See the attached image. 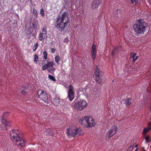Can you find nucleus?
Instances as JSON below:
<instances>
[{
	"label": "nucleus",
	"instance_id": "obj_1",
	"mask_svg": "<svg viewBox=\"0 0 151 151\" xmlns=\"http://www.w3.org/2000/svg\"><path fill=\"white\" fill-rule=\"evenodd\" d=\"M68 11L60 14L56 19L55 27L61 32L67 30L70 25Z\"/></svg>",
	"mask_w": 151,
	"mask_h": 151
},
{
	"label": "nucleus",
	"instance_id": "obj_2",
	"mask_svg": "<svg viewBox=\"0 0 151 151\" xmlns=\"http://www.w3.org/2000/svg\"><path fill=\"white\" fill-rule=\"evenodd\" d=\"M10 135L12 141L18 147L23 148L25 145L26 140L22 137L21 131L17 129H14L11 131Z\"/></svg>",
	"mask_w": 151,
	"mask_h": 151
},
{
	"label": "nucleus",
	"instance_id": "obj_3",
	"mask_svg": "<svg viewBox=\"0 0 151 151\" xmlns=\"http://www.w3.org/2000/svg\"><path fill=\"white\" fill-rule=\"evenodd\" d=\"M147 23L143 19H139L135 22L133 26V29L136 34H143L146 29Z\"/></svg>",
	"mask_w": 151,
	"mask_h": 151
},
{
	"label": "nucleus",
	"instance_id": "obj_4",
	"mask_svg": "<svg viewBox=\"0 0 151 151\" xmlns=\"http://www.w3.org/2000/svg\"><path fill=\"white\" fill-rule=\"evenodd\" d=\"M66 130L67 136L69 138L71 137H75L83 134L82 129L80 128L74 129L69 128L67 129Z\"/></svg>",
	"mask_w": 151,
	"mask_h": 151
},
{
	"label": "nucleus",
	"instance_id": "obj_5",
	"mask_svg": "<svg viewBox=\"0 0 151 151\" xmlns=\"http://www.w3.org/2000/svg\"><path fill=\"white\" fill-rule=\"evenodd\" d=\"M66 130L67 136L69 138L71 137H75L83 134L82 129L80 128L74 129L69 128L67 129Z\"/></svg>",
	"mask_w": 151,
	"mask_h": 151
},
{
	"label": "nucleus",
	"instance_id": "obj_6",
	"mask_svg": "<svg viewBox=\"0 0 151 151\" xmlns=\"http://www.w3.org/2000/svg\"><path fill=\"white\" fill-rule=\"evenodd\" d=\"M79 121L81 124H86L88 128L94 126L95 125L94 119L92 117L87 116H86L84 118L82 117Z\"/></svg>",
	"mask_w": 151,
	"mask_h": 151
},
{
	"label": "nucleus",
	"instance_id": "obj_7",
	"mask_svg": "<svg viewBox=\"0 0 151 151\" xmlns=\"http://www.w3.org/2000/svg\"><path fill=\"white\" fill-rule=\"evenodd\" d=\"M103 73L98 68L97 65H96L95 71V80L98 83L101 84L102 83L101 77Z\"/></svg>",
	"mask_w": 151,
	"mask_h": 151
},
{
	"label": "nucleus",
	"instance_id": "obj_8",
	"mask_svg": "<svg viewBox=\"0 0 151 151\" xmlns=\"http://www.w3.org/2000/svg\"><path fill=\"white\" fill-rule=\"evenodd\" d=\"M87 106V104L85 101L82 100L79 101L75 102L74 106L77 110H81Z\"/></svg>",
	"mask_w": 151,
	"mask_h": 151
},
{
	"label": "nucleus",
	"instance_id": "obj_9",
	"mask_svg": "<svg viewBox=\"0 0 151 151\" xmlns=\"http://www.w3.org/2000/svg\"><path fill=\"white\" fill-rule=\"evenodd\" d=\"M38 98L46 103H48V97L45 92L42 89L40 90L38 92Z\"/></svg>",
	"mask_w": 151,
	"mask_h": 151
},
{
	"label": "nucleus",
	"instance_id": "obj_10",
	"mask_svg": "<svg viewBox=\"0 0 151 151\" xmlns=\"http://www.w3.org/2000/svg\"><path fill=\"white\" fill-rule=\"evenodd\" d=\"M9 113H4L3 116V118L1 119V122L2 123V127H4L3 128L4 129H7L9 127L11 124V123L9 121H8L5 119L4 118L6 117V116Z\"/></svg>",
	"mask_w": 151,
	"mask_h": 151
},
{
	"label": "nucleus",
	"instance_id": "obj_11",
	"mask_svg": "<svg viewBox=\"0 0 151 151\" xmlns=\"http://www.w3.org/2000/svg\"><path fill=\"white\" fill-rule=\"evenodd\" d=\"M68 97L69 100L71 101L74 98V91L73 89V87L71 85H70L69 87L68 90Z\"/></svg>",
	"mask_w": 151,
	"mask_h": 151
},
{
	"label": "nucleus",
	"instance_id": "obj_12",
	"mask_svg": "<svg viewBox=\"0 0 151 151\" xmlns=\"http://www.w3.org/2000/svg\"><path fill=\"white\" fill-rule=\"evenodd\" d=\"M117 129V126H113L111 128L108 132L107 135L110 138L115 134L116 133Z\"/></svg>",
	"mask_w": 151,
	"mask_h": 151
},
{
	"label": "nucleus",
	"instance_id": "obj_13",
	"mask_svg": "<svg viewBox=\"0 0 151 151\" xmlns=\"http://www.w3.org/2000/svg\"><path fill=\"white\" fill-rule=\"evenodd\" d=\"M54 64V62L52 61L48 62L47 63L48 71L53 75H54V72L55 70V68H52V69L51 70L50 68L51 67H52V66H53Z\"/></svg>",
	"mask_w": 151,
	"mask_h": 151
},
{
	"label": "nucleus",
	"instance_id": "obj_14",
	"mask_svg": "<svg viewBox=\"0 0 151 151\" xmlns=\"http://www.w3.org/2000/svg\"><path fill=\"white\" fill-rule=\"evenodd\" d=\"M32 27L33 30H35V32H34V33H32V35H33L35 34H36V30L37 29V27H39V25L38 21L37 20H35L32 23Z\"/></svg>",
	"mask_w": 151,
	"mask_h": 151
},
{
	"label": "nucleus",
	"instance_id": "obj_15",
	"mask_svg": "<svg viewBox=\"0 0 151 151\" xmlns=\"http://www.w3.org/2000/svg\"><path fill=\"white\" fill-rule=\"evenodd\" d=\"M91 54L92 57L93 59L95 58L96 55V46L94 44H93L92 47Z\"/></svg>",
	"mask_w": 151,
	"mask_h": 151
},
{
	"label": "nucleus",
	"instance_id": "obj_16",
	"mask_svg": "<svg viewBox=\"0 0 151 151\" xmlns=\"http://www.w3.org/2000/svg\"><path fill=\"white\" fill-rule=\"evenodd\" d=\"M132 99L128 98L123 99L122 101V103L123 104H125L126 106L129 107L131 104Z\"/></svg>",
	"mask_w": 151,
	"mask_h": 151
},
{
	"label": "nucleus",
	"instance_id": "obj_17",
	"mask_svg": "<svg viewBox=\"0 0 151 151\" xmlns=\"http://www.w3.org/2000/svg\"><path fill=\"white\" fill-rule=\"evenodd\" d=\"M102 2L101 0H94L92 5L93 8H97Z\"/></svg>",
	"mask_w": 151,
	"mask_h": 151
},
{
	"label": "nucleus",
	"instance_id": "obj_18",
	"mask_svg": "<svg viewBox=\"0 0 151 151\" xmlns=\"http://www.w3.org/2000/svg\"><path fill=\"white\" fill-rule=\"evenodd\" d=\"M115 15L117 17H119L122 16V11L120 9H117L115 12Z\"/></svg>",
	"mask_w": 151,
	"mask_h": 151
},
{
	"label": "nucleus",
	"instance_id": "obj_19",
	"mask_svg": "<svg viewBox=\"0 0 151 151\" xmlns=\"http://www.w3.org/2000/svg\"><path fill=\"white\" fill-rule=\"evenodd\" d=\"M60 101V100L59 98H56L52 100V103L54 105L57 106L59 103Z\"/></svg>",
	"mask_w": 151,
	"mask_h": 151
},
{
	"label": "nucleus",
	"instance_id": "obj_20",
	"mask_svg": "<svg viewBox=\"0 0 151 151\" xmlns=\"http://www.w3.org/2000/svg\"><path fill=\"white\" fill-rule=\"evenodd\" d=\"M42 34L44 35V37H47V28L46 27H44L42 30Z\"/></svg>",
	"mask_w": 151,
	"mask_h": 151
},
{
	"label": "nucleus",
	"instance_id": "obj_21",
	"mask_svg": "<svg viewBox=\"0 0 151 151\" xmlns=\"http://www.w3.org/2000/svg\"><path fill=\"white\" fill-rule=\"evenodd\" d=\"M119 47L114 48L112 51L111 54L113 56H114L116 53H117L119 51Z\"/></svg>",
	"mask_w": 151,
	"mask_h": 151
},
{
	"label": "nucleus",
	"instance_id": "obj_22",
	"mask_svg": "<svg viewBox=\"0 0 151 151\" xmlns=\"http://www.w3.org/2000/svg\"><path fill=\"white\" fill-rule=\"evenodd\" d=\"M141 0H130L131 3L136 5L140 3Z\"/></svg>",
	"mask_w": 151,
	"mask_h": 151
},
{
	"label": "nucleus",
	"instance_id": "obj_23",
	"mask_svg": "<svg viewBox=\"0 0 151 151\" xmlns=\"http://www.w3.org/2000/svg\"><path fill=\"white\" fill-rule=\"evenodd\" d=\"M151 129V127L149 128H145L143 131V133L145 135L146 133H147Z\"/></svg>",
	"mask_w": 151,
	"mask_h": 151
},
{
	"label": "nucleus",
	"instance_id": "obj_24",
	"mask_svg": "<svg viewBox=\"0 0 151 151\" xmlns=\"http://www.w3.org/2000/svg\"><path fill=\"white\" fill-rule=\"evenodd\" d=\"M31 27L29 28L28 29H27V31L26 32L27 35H30L32 32H34L33 30L31 32Z\"/></svg>",
	"mask_w": 151,
	"mask_h": 151
},
{
	"label": "nucleus",
	"instance_id": "obj_25",
	"mask_svg": "<svg viewBox=\"0 0 151 151\" xmlns=\"http://www.w3.org/2000/svg\"><path fill=\"white\" fill-rule=\"evenodd\" d=\"M33 13L34 14V16L35 18H38V13L37 10L35 9L34 8L33 9Z\"/></svg>",
	"mask_w": 151,
	"mask_h": 151
},
{
	"label": "nucleus",
	"instance_id": "obj_26",
	"mask_svg": "<svg viewBox=\"0 0 151 151\" xmlns=\"http://www.w3.org/2000/svg\"><path fill=\"white\" fill-rule=\"evenodd\" d=\"M48 78L53 81H56L55 77L50 74L48 75Z\"/></svg>",
	"mask_w": 151,
	"mask_h": 151
},
{
	"label": "nucleus",
	"instance_id": "obj_27",
	"mask_svg": "<svg viewBox=\"0 0 151 151\" xmlns=\"http://www.w3.org/2000/svg\"><path fill=\"white\" fill-rule=\"evenodd\" d=\"M40 11V13L41 16L42 17H44L45 12L43 7H42V8H41Z\"/></svg>",
	"mask_w": 151,
	"mask_h": 151
},
{
	"label": "nucleus",
	"instance_id": "obj_28",
	"mask_svg": "<svg viewBox=\"0 0 151 151\" xmlns=\"http://www.w3.org/2000/svg\"><path fill=\"white\" fill-rule=\"evenodd\" d=\"M38 46L39 44L37 42L35 44L32 48L33 51H35L37 49Z\"/></svg>",
	"mask_w": 151,
	"mask_h": 151
},
{
	"label": "nucleus",
	"instance_id": "obj_29",
	"mask_svg": "<svg viewBox=\"0 0 151 151\" xmlns=\"http://www.w3.org/2000/svg\"><path fill=\"white\" fill-rule=\"evenodd\" d=\"M45 37H44V35L40 32L39 35V40L40 41L42 40V39H44Z\"/></svg>",
	"mask_w": 151,
	"mask_h": 151
},
{
	"label": "nucleus",
	"instance_id": "obj_30",
	"mask_svg": "<svg viewBox=\"0 0 151 151\" xmlns=\"http://www.w3.org/2000/svg\"><path fill=\"white\" fill-rule=\"evenodd\" d=\"M55 61L58 64V63L60 61V57H59V55H57L55 57Z\"/></svg>",
	"mask_w": 151,
	"mask_h": 151
},
{
	"label": "nucleus",
	"instance_id": "obj_31",
	"mask_svg": "<svg viewBox=\"0 0 151 151\" xmlns=\"http://www.w3.org/2000/svg\"><path fill=\"white\" fill-rule=\"evenodd\" d=\"M137 54L136 52H132L131 53V58L134 59Z\"/></svg>",
	"mask_w": 151,
	"mask_h": 151
},
{
	"label": "nucleus",
	"instance_id": "obj_32",
	"mask_svg": "<svg viewBox=\"0 0 151 151\" xmlns=\"http://www.w3.org/2000/svg\"><path fill=\"white\" fill-rule=\"evenodd\" d=\"M34 61L35 63H37V62L39 60V58L38 56L36 55H35L34 56Z\"/></svg>",
	"mask_w": 151,
	"mask_h": 151
},
{
	"label": "nucleus",
	"instance_id": "obj_33",
	"mask_svg": "<svg viewBox=\"0 0 151 151\" xmlns=\"http://www.w3.org/2000/svg\"><path fill=\"white\" fill-rule=\"evenodd\" d=\"M43 57L45 60L47 58V53L46 51H45L43 52Z\"/></svg>",
	"mask_w": 151,
	"mask_h": 151
},
{
	"label": "nucleus",
	"instance_id": "obj_34",
	"mask_svg": "<svg viewBox=\"0 0 151 151\" xmlns=\"http://www.w3.org/2000/svg\"><path fill=\"white\" fill-rule=\"evenodd\" d=\"M46 69H47V64L43 65L42 68V70H45Z\"/></svg>",
	"mask_w": 151,
	"mask_h": 151
},
{
	"label": "nucleus",
	"instance_id": "obj_35",
	"mask_svg": "<svg viewBox=\"0 0 151 151\" xmlns=\"http://www.w3.org/2000/svg\"><path fill=\"white\" fill-rule=\"evenodd\" d=\"M55 132L52 130H50L49 131V134L50 135L52 136L54 134Z\"/></svg>",
	"mask_w": 151,
	"mask_h": 151
},
{
	"label": "nucleus",
	"instance_id": "obj_36",
	"mask_svg": "<svg viewBox=\"0 0 151 151\" xmlns=\"http://www.w3.org/2000/svg\"><path fill=\"white\" fill-rule=\"evenodd\" d=\"M138 57H139L138 56H136L135 57V58L134 59H132V62L133 63H134L135 62V61L138 58Z\"/></svg>",
	"mask_w": 151,
	"mask_h": 151
},
{
	"label": "nucleus",
	"instance_id": "obj_37",
	"mask_svg": "<svg viewBox=\"0 0 151 151\" xmlns=\"http://www.w3.org/2000/svg\"><path fill=\"white\" fill-rule=\"evenodd\" d=\"M56 50V49L55 48H52L51 49V52L52 53H54Z\"/></svg>",
	"mask_w": 151,
	"mask_h": 151
},
{
	"label": "nucleus",
	"instance_id": "obj_38",
	"mask_svg": "<svg viewBox=\"0 0 151 151\" xmlns=\"http://www.w3.org/2000/svg\"><path fill=\"white\" fill-rule=\"evenodd\" d=\"M21 93H22V94H26V92L25 91L22 90L21 91Z\"/></svg>",
	"mask_w": 151,
	"mask_h": 151
},
{
	"label": "nucleus",
	"instance_id": "obj_39",
	"mask_svg": "<svg viewBox=\"0 0 151 151\" xmlns=\"http://www.w3.org/2000/svg\"><path fill=\"white\" fill-rule=\"evenodd\" d=\"M149 139V137L148 136H146L145 138V139L147 141Z\"/></svg>",
	"mask_w": 151,
	"mask_h": 151
},
{
	"label": "nucleus",
	"instance_id": "obj_40",
	"mask_svg": "<svg viewBox=\"0 0 151 151\" xmlns=\"http://www.w3.org/2000/svg\"><path fill=\"white\" fill-rule=\"evenodd\" d=\"M52 68H55L53 66H52V67H51L50 68V69L51 70L52 69Z\"/></svg>",
	"mask_w": 151,
	"mask_h": 151
},
{
	"label": "nucleus",
	"instance_id": "obj_41",
	"mask_svg": "<svg viewBox=\"0 0 151 151\" xmlns=\"http://www.w3.org/2000/svg\"><path fill=\"white\" fill-rule=\"evenodd\" d=\"M134 151H138V150H137V148Z\"/></svg>",
	"mask_w": 151,
	"mask_h": 151
},
{
	"label": "nucleus",
	"instance_id": "obj_42",
	"mask_svg": "<svg viewBox=\"0 0 151 151\" xmlns=\"http://www.w3.org/2000/svg\"><path fill=\"white\" fill-rule=\"evenodd\" d=\"M131 147V146H130V147H129V148H128V149H129V148H130Z\"/></svg>",
	"mask_w": 151,
	"mask_h": 151
},
{
	"label": "nucleus",
	"instance_id": "obj_43",
	"mask_svg": "<svg viewBox=\"0 0 151 151\" xmlns=\"http://www.w3.org/2000/svg\"><path fill=\"white\" fill-rule=\"evenodd\" d=\"M137 145H136L135 146V147H137Z\"/></svg>",
	"mask_w": 151,
	"mask_h": 151
},
{
	"label": "nucleus",
	"instance_id": "obj_44",
	"mask_svg": "<svg viewBox=\"0 0 151 151\" xmlns=\"http://www.w3.org/2000/svg\"><path fill=\"white\" fill-rule=\"evenodd\" d=\"M68 40V39H65V40Z\"/></svg>",
	"mask_w": 151,
	"mask_h": 151
},
{
	"label": "nucleus",
	"instance_id": "obj_45",
	"mask_svg": "<svg viewBox=\"0 0 151 151\" xmlns=\"http://www.w3.org/2000/svg\"><path fill=\"white\" fill-rule=\"evenodd\" d=\"M150 147L151 148V146H150Z\"/></svg>",
	"mask_w": 151,
	"mask_h": 151
},
{
	"label": "nucleus",
	"instance_id": "obj_46",
	"mask_svg": "<svg viewBox=\"0 0 151 151\" xmlns=\"http://www.w3.org/2000/svg\"><path fill=\"white\" fill-rule=\"evenodd\" d=\"M150 120H151V118H150Z\"/></svg>",
	"mask_w": 151,
	"mask_h": 151
}]
</instances>
